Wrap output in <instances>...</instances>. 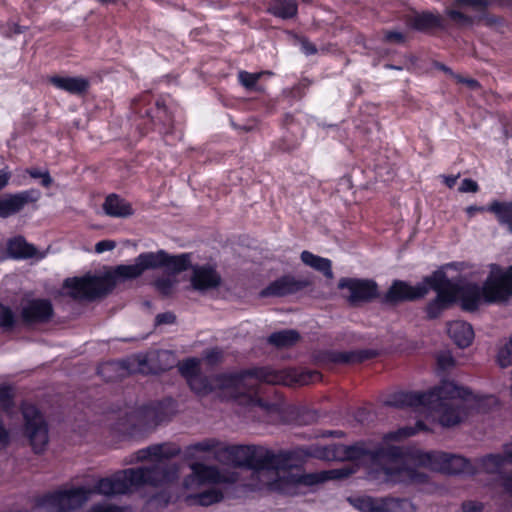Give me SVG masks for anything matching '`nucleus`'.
I'll list each match as a JSON object with an SVG mask.
<instances>
[{
    "label": "nucleus",
    "instance_id": "obj_1",
    "mask_svg": "<svg viewBox=\"0 0 512 512\" xmlns=\"http://www.w3.org/2000/svg\"><path fill=\"white\" fill-rule=\"evenodd\" d=\"M412 427H403L384 435L383 442L358 441L351 445L330 444L315 448L313 456L325 461H358L368 465L367 480L382 483H426L428 475L417 467L449 475H475L477 468L469 459L441 451L403 449L387 442L412 436Z\"/></svg>",
    "mask_w": 512,
    "mask_h": 512
},
{
    "label": "nucleus",
    "instance_id": "obj_2",
    "mask_svg": "<svg viewBox=\"0 0 512 512\" xmlns=\"http://www.w3.org/2000/svg\"><path fill=\"white\" fill-rule=\"evenodd\" d=\"M321 380V374L314 370L285 368L275 370L258 367L237 373H221L207 377L196 374L187 381L189 387L199 396L208 395L215 389L227 390L234 398L245 397L253 407L267 416V422H275L281 416L280 404L267 402L257 397L260 383L292 385H308Z\"/></svg>",
    "mask_w": 512,
    "mask_h": 512
},
{
    "label": "nucleus",
    "instance_id": "obj_3",
    "mask_svg": "<svg viewBox=\"0 0 512 512\" xmlns=\"http://www.w3.org/2000/svg\"><path fill=\"white\" fill-rule=\"evenodd\" d=\"M180 454L176 445L161 443L138 450L134 456L136 461H156L151 466L127 468L119 470L109 477L100 478L94 485L97 494L113 497L124 495L133 489L149 485L163 487L176 482L179 478V467L176 464L162 462Z\"/></svg>",
    "mask_w": 512,
    "mask_h": 512
},
{
    "label": "nucleus",
    "instance_id": "obj_4",
    "mask_svg": "<svg viewBox=\"0 0 512 512\" xmlns=\"http://www.w3.org/2000/svg\"><path fill=\"white\" fill-rule=\"evenodd\" d=\"M473 393L466 387L453 381L442 380L441 383L427 392H396L386 400L387 406L424 407L438 416L439 423L444 427L459 424L468 413L474 402Z\"/></svg>",
    "mask_w": 512,
    "mask_h": 512
},
{
    "label": "nucleus",
    "instance_id": "obj_5",
    "mask_svg": "<svg viewBox=\"0 0 512 512\" xmlns=\"http://www.w3.org/2000/svg\"><path fill=\"white\" fill-rule=\"evenodd\" d=\"M279 463L267 465L261 477L255 483L247 484L252 491H270L283 495L294 496L303 493V489L325 482L327 480L344 479L354 473L348 467H341L322 471L320 473H292L287 470L290 457L285 452L276 453Z\"/></svg>",
    "mask_w": 512,
    "mask_h": 512
},
{
    "label": "nucleus",
    "instance_id": "obj_6",
    "mask_svg": "<svg viewBox=\"0 0 512 512\" xmlns=\"http://www.w3.org/2000/svg\"><path fill=\"white\" fill-rule=\"evenodd\" d=\"M142 274L143 268L136 257L133 264L118 265L102 277L87 275L68 278L64 282V288L74 299L94 300L110 293L118 282L136 279Z\"/></svg>",
    "mask_w": 512,
    "mask_h": 512
},
{
    "label": "nucleus",
    "instance_id": "obj_7",
    "mask_svg": "<svg viewBox=\"0 0 512 512\" xmlns=\"http://www.w3.org/2000/svg\"><path fill=\"white\" fill-rule=\"evenodd\" d=\"M495 270L490 268V273L482 285L475 282L457 280L455 285V299L458 297L461 307L465 311H476L482 303L500 304L506 303L509 289L501 284L495 276Z\"/></svg>",
    "mask_w": 512,
    "mask_h": 512
},
{
    "label": "nucleus",
    "instance_id": "obj_8",
    "mask_svg": "<svg viewBox=\"0 0 512 512\" xmlns=\"http://www.w3.org/2000/svg\"><path fill=\"white\" fill-rule=\"evenodd\" d=\"M228 458L235 467L251 470V483H255L266 473L267 465H277L279 458L270 449L257 445H232L222 446L215 451V460L221 461Z\"/></svg>",
    "mask_w": 512,
    "mask_h": 512
},
{
    "label": "nucleus",
    "instance_id": "obj_9",
    "mask_svg": "<svg viewBox=\"0 0 512 512\" xmlns=\"http://www.w3.org/2000/svg\"><path fill=\"white\" fill-rule=\"evenodd\" d=\"M456 282L457 280L449 279L443 270H436L415 286L400 280L394 281L384 299L386 302L416 300L424 297L431 289L437 294L455 295Z\"/></svg>",
    "mask_w": 512,
    "mask_h": 512
},
{
    "label": "nucleus",
    "instance_id": "obj_10",
    "mask_svg": "<svg viewBox=\"0 0 512 512\" xmlns=\"http://www.w3.org/2000/svg\"><path fill=\"white\" fill-rule=\"evenodd\" d=\"M93 492L85 487L58 489L39 497L36 506L47 512H70L85 504Z\"/></svg>",
    "mask_w": 512,
    "mask_h": 512
},
{
    "label": "nucleus",
    "instance_id": "obj_11",
    "mask_svg": "<svg viewBox=\"0 0 512 512\" xmlns=\"http://www.w3.org/2000/svg\"><path fill=\"white\" fill-rule=\"evenodd\" d=\"M22 414L25 420V433L30 440L33 450L40 453L48 444V427L40 411L35 405L23 404Z\"/></svg>",
    "mask_w": 512,
    "mask_h": 512
},
{
    "label": "nucleus",
    "instance_id": "obj_12",
    "mask_svg": "<svg viewBox=\"0 0 512 512\" xmlns=\"http://www.w3.org/2000/svg\"><path fill=\"white\" fill-rule=\"evenodd\" d=\"M175 412V403L172 399L152 402L139 407L135 411V418L141 428L153 429L159 424L168 421Z\"/></svg>",
    "mask_w": 512,
    "mask_h": 512
},
{
    "label": "nucleus",
    "instance_id": "obj_13",
    "mask_svg": "<svg viewBox=\"0 0 512 512\" xmlns=\"http://www.w3.org/2000/svg\"><path fill=\"white\" fill-rule=\"evenodd\" d=\"M338 286L348 290L347 299L351 305L369 302L378 296V287L373 280L342 278Z\"/></svg>",
    "mask_w": 512,
    "mask_h": 512
},
{
    "label": "nucleus",
    "instance_id": "obj_14",
    "mask_svg": "<svg viewBox=\"0 0 512 512\" xmlns=\"http://www.w3.org/2000/svg\"><path fill=\"white\" fill-rule=\"evenodd\" d=\"M40 198L41 192L35 188L2 195L0 196V218H9L21 212L26 205L37 202Z\"/></svg>",
    "mask_w": 512,
    "mask_h": 512
},
{
    "label": "nucleus",
    "instance_id": "obj_15",
    "mask_svg": "<svg viewBox=\"0 0 512 512\" xmlns=\"http://www.w3.org/2000/svg\"><path fill=\"white\" fill-rule=\"evenodd\" d=\"M488 2L489 0H453L445 12L453 23L468 26L473 23L471 12L483 11Z\"/></svg>",
    "mask_w": 512,
    "mask_h": 512
},
{
    "label": "nucleus",
    "instance_id": "obj_16",
    "mask_svg": "<svg viewBox=\"0 0 512 512\" xmlns=\"http://www.w3.org/2000/svg\"><path fill=\"white\" fill-rule=\"evenodd\" d=\"M503 452H505L503 450ZM507 461L512 463V460L503 454H487L478 459V465L481 470L488 474H497L504 491L512 496V474L502 472V468Z\"/></svg>",
    "mask_w": 512,
    "mask_h": 512
},
{
    "label": "nucleus",
    "instance_id": "obj_17",
    "mask_svg": "<svg viewBox=\"0 0 512 512\" xmlns=\"http://www.w3.org/2000/svg\"><path fill=\"white\" fill-rule=\"evenodd\" d=\"M191 471L198 475V485L205 484H234L239 481V475L236 472H222L216 466L206 465L200 462L190 464Z\"/></svg>",
    "mask_w": 512,
    "mask_h": 512
},
{
    "label": "nucleus",
    "instance_id": "obj_18",
    "mask_svg": "<svg viewBox=\"0 0 512 512\" xmlns=\"http://www.w3.org/2000/svg\"><path fill=\"white\" fill-rule=\"evenodd\" d=\"M52 315L53 306L48 299H30L21 306V320L27 325L47 322Z\"/></svg>",
    "mask_w": 512,
    "mask_h": 512
},
{
    "label": "nucleus",
    "instance_id": "obj_19",
    "mask_svg": "<svg viewBox=\"0 0 512 512\" xmlns=\"http://www.w3.org/2000/svg\"><path fill=\"white\" fill-rule=\"evenodd\" d=\"M378 355L375 349H358L349 351L327 350L319 355V360L329 364H356Z\"/></svg>",
    "mask_w": 512,
    "mask_h": 512
},
{
    "label": "nucleus",
    "instance_id": "obj_20",
    "mask_svg": "<svg viewBox=\"0 0 512 512\" xmlns=\"http://www.w3.org/2000/svg\"><path fill=\"white\" fill-rule=\"evenodd\" d=\"M191 284L196 290L206 291L220 284V276L211 266H195Z\"/></svg>",
    "mask_w": 512,
    "mask_h": 512
},
{
    "label": "nucleus",
    "instance_id": "obj_21",
    "mask_svg": "<svg viewBox=\"0 0 512 512\" xmlns=\"http://www.w3.org/2000/svg\"><path fill=\"white\" fill-rule=\"evenodd\" d=\"M156 113L157 118L162 125L159 132L163 134L165 143L168 145H175L176 141H180L182 139L183 133L180 129H175L172 126V120L168 114L167 108L160 100H157L156 102Z\"/></svg>",
    "mask_w": 512,
    "mask_h": 512
},
{
    "label": "nucleus",
    "instance_id": "obj_22",
    "mask_svg": "<svg viewBox=\"0 0 512 512\" xmlns=\"http://www.w3.org/2000/svg\"><path fill=\"white\" fill-rule=\"evenodd\" d=\"M49 82L57 89L65 91L72 95H81L89 88V81L84 77L59 76L54 75L49 78Z\"/></svg>",
    "mask_w": 512,
    "mask_h": 512
},
{
    "label": "nucleus",
    "instance_id": "obj_23",
    "mask_svg": "<svg viewBox=\"0 0 512 512\" xmlns=\"http://www.w3.org/2000/svg\"><path fill=\"white\" fill-rule=\"evenodd\" d=\"M447 332L449 337L460 348L468 347L474 339L472 326L462 320H455L448 323Z\"/></svg>",
    "mask_w": 512,
    "mask_h": 512
},
{
    "label": "nucleus",
    "instance_id": "obj_24",
    "mask_svg": "<svg viewBox=\"0 0 512 512\" xmlns=\"http://www.w3.org/2000/svg\"><path fill=\"white\" fill-rule=\"evenodd\" d=\"M301 288V285L298 281L290 276H283L272 283H270L266 288H264L260 295L262 297H270V296H286L289 294H293L297 292Z\"/></svg>",
    "mask_w": 512,
    "mask_h": 512
},
{
    "label": "nucleus",
    "instance_id": "obj_25",
    "mask_svg": "<svg viewBox=\"0 0 512 512\" xmlns=\"http://www.w3.org/2000/svg\"><path fill=\"white\" fill-rule=\"evenodd\" d=\"M106 215L114 218H127L134 214L131 204L117 194H109L102 205Z\"/></svg>",
    "mask_w": 512,
    "mask_h": 512
},
{
    "label": "nucleus",
    "instance_id": "obj_26",
    "mask_svg": "<svg viewBox=\"0 0 512 512\" xmlns=\"http://www.w3.org/2000/svg\"><path fill=\"white\" fill-rule=\"evenodd\" d=\"M487 211L493 213L498 223L512 234V201L494 200L487 207Z\"/></svg>",
    "mask_w": 512,
    "mask_h": 512
},
{
    "label": "nucleus",
    "instance_id": "obj_27",
    "mask_svg": "<svg viewBox=\"0 0 512 512\" xmlns=\"http://www.w3.org/2000/svg\"><path fill=\"white\" fill-rule=\"evenodd\" d=\"M410 25L418 31H425L432 28H443L444 19L439 14L427 11L415 14L410 20Z\"/></svg>",
    "mask_w": 512,
    "mask_h": 512
},
{
    "label": "nucleus",
    "instance_id": "obj_28",
    "mask_svg": "<svg viewBox=\"0 0 512 512\" xmlns=\"http://www.w3.org/2000/svg\"><path fill=\"white\" fill-rule=\"evenodd\" d=\"M8 250L15 259L43 258V255L37 256L35 246L26 242L23 237H15L10 240Z\"/></svg>",
    "mask_w": 512,
    "mask_h": 512
},
{
    "label": "nucleus",
    "instance_id": "obj_29",
    "mask_svg": "<svg viewBox=\"0 0 512 512\" xmlns=\"http://www.w3.org/2000/svg\"><path fill=\"white\" fill-rule=\"evenodd\" d=\"M267 11L283 20L292 19L297 15L298 4L296 0H271Z\"/></svg>",
    "mask_w": 512,
    "mask_h": 512
},
{
    "label": "nucleus",
    "instance_id": "obj_30",
    "mask_svg": "<svg viewBox=\"0 0 512 512\" xmlns=\"http://www.w3.org/2000/svg\"><path fill=\"white\" fill-rule=\"evenodd\" d=\"M224 494L216 488L207 489L200 493L190 494L186 497L189 505L208 507L223 500Z\"/></svg>",
    "mask_w": 512,
    "mask_h": 512
},
{
    "label": "nucleus",
    "instance_id": "obj_31",
    "mask_svg": "<svg viewBox=\"0 0 512 512\" xmlns=\"http://www.w3.org/2000/svg\"><path fill=\"white\" fill-rule=\"evenodd\" d=\"M301 260L305 265L323 273L327 278L333 276L332 263L329 259L317 256L309 251H303Z\"/></svg>",
    "mask_w": 512,
    "mask_h": 512
},
{
    "label": "nucleus",
    "instance_id": "obj_32",
    "mask_svg": "<svg viewBox=\"0 0 512 512\" xmlns=\"http://www.w3.org/2000/svg\"><path fill=\"white\" fill-rule=\"evenodd\" d=\"M381 512H416V505L407 498L382 497Z\"/></svg>",
    "mask_w": 512,
    "mask_h": 512
},
{
    "label": "nucleus",
    "instance_id": "obj_33",
    "mask_svg": "<svg viewBox=\"0 0 512 512\" xmlns=\"http://www.w3.org/2000/svg\"><path fill=\"white\" fill-rule=\"evenodd\" d=\"M222 446L218 440L208 438L187 446L184 450V455L187 459H194L201 452H213L215 455V451L221 449Z\"/></svg>",
    "mask_w": 512,
    "mask_h": 512
},
{
    "label": "nucleus",
    "instance_id": "obj_34",
    "mask_svg": "<svg viewBox=\"0 0 512 512\" xmlns=\"http://www.w3.org/2000/svg\"><path fill=\"white\" fill-rule=\"evenodd\" d=\"M455 302V295L439 293L430 301L426 307V313L428 318H437L445 309Z\"/></svg>",
    "mask_w": 512,
    "mask_h": 512
},
{
    "label": "nucleus",
    "instance_id": "obj_35",
    "mask_svg": "<svg viewBox=\"0 0 512 512\" xmlns=\"http://www.w3.org/2000/svg\"><path fill=\"white\" fill-rule=\"evenodd\" d=\"M137 259L143 268V272L149 269L164 268L166 251L158 250L157 252H143L137 256Z\"/></svg>",
    "mask_w": 512,
    "mask_h": 512
},
{
    "label": "nucleus",
    "instance_id": "obj_36",
    "mask_svg": "<svg viewBox=\"0 0 512 512\" xmlns=\"http://www.w3.org/2000/svg\"><path fill=\"white\" fill-rule=\"evenodd\" d=\"M299 333L293 329L281 330L272 333L268 342L276 347L285 348L294 345L299 340Z\"/></svg>",
    "mask_w": 512,
    "mask_h": 512
},
{
    "label": "nucleus",
    "instance_id": "obj_37",
    "mask_svg": "<svg viewBox=\"0 0 512 512\" xmlns=\"http://www.w3.org/2000/svg\"><path fill=\"white\" fill-rule=\"evenodd\" d=\"M190 267V255L183 253L180 255H170L166 252L164 268L172 274H178L186 271Z\"/></svg>",
    "mask_w": 512,
    "mask_h": 512
},
{
    "label": "nucleus",
    "instance_id": "obj_38",
    "mask_svg": "<svg viewBox=\"0 0 512 512\" xmlns=\"http://www.w3.org/2000/svg\"><path fill=\"white\" fill-rule=\"evenodd\" d=\"M350 502L360 512H381L382 498L360 496L350 499Z\"/></svg>",
    "mask_w": 512,
    "mask_h": 512
},
{
    "label": "nucleus",
    "instance_id": "obj_39",
    "mask_svg": "<svg viewBox=\"0 0 512 512\" xmlns=\"http://www.w3.org/2000/svg\"><path fill=\"white\" fill-rule=\"evenodd\" d=\"M490 268L495 270V276H497L501 287H508L509 292L507 295V301H509L512 298V265L507 269H503L498 264H491Z\"/></svg>",
    "mask_w": 512,
    "mask_h": 512
},
{
    "label": "nucleus",
    "instance_id": "obj_40",
    "mask_svg": "<svg viewBox=\"0 0 512 512\" xmlns=\"http://www.w3.org/2000/svg\"><path fill=\"white\" fill-rule=\"evenodd\" d=\"M16 322L17 319L13 310L9 306L0 303V330L9 332L14 328Z\"/></svg>",
    "mask_w": 512,
    "mask_h": 512
},
{
    "label": "nucleus",
    "instance_id": "obj_41",
    "mask_svg": "<svg viewBox=\"0 0 512 512\" xmlns=\"http://www.w3.org/2000/svg\"><path fill=\"white\" fill-rule=\"evenodd\" d=\"M179 371L181 375L188 381L199 371V360L196 358H188L179 364Z\"/></svg>",
    "mask_w": 512,
    "mask_h": 512
},
{
    "label": "nucleus",
    "instance_id": "obj_42",
    "mask_svg": "<svg viewBox=\"0 0 512 512\" xmlns=\"http://www.w3.org/2000/svg\"><path fill=\"white\" fill-rule=\"evenodd\" d=\"M26 173L33 179H39L40 184L45 188L50 187L53 183V179L47 169L32 167L28 168Z\"/></svg>",
    "mask_w": 512,
    "mask_h": 512
},
{
    "label": "nucleus",
    "instance_id": "obj_43",
    "mask_svg": "<svg viewBox=\"0 0 512 512\" xmlns=\"http://www.w3.org/2000/svg\"><path fill=\"white\" fill-rule=\"evenodd\" d=\"M155 288L163 296H169L174 288L175 281L170 277H160L154 282Z\"/></svg>",
    "mask_w": 512,
    "mask_h": 512
},
{
    "label": "nucleus",
    "instance_id": "obj_44",
    "mask_svg": "<svg viewBox=\"0 0 512 512\" xmlns=\"http://www.w3.org/2000/svg\"><path fill=\"white\" fill-rule=\"evenodd\" d=\"M260 78V74L258 73H249L247 71H240L238 74V79L240 83L247 89H252L257 84Z\"/></svg>",
    "mask_w": 512,
    "mask_h": 512
},
{
    "label": "nucleus",
    "instance_id": "obj_45",
    "mask_svg": "<svg viewBox=\"0 0 512 512\" xmlns=\"http://www.w3.org/2000/svg\"><path fill=\"white\" fill-rule=\"evenodd\" d=\"M12 389L9 386L0 387V403L8 408L12 405Z\"/></svg>",
    "mask_w": 512,
    "mask_h": 512
},
{
    "label": "nucleus",
    "instance_id": "obj_46",
    "mask_svg": "<svg viewBox=\"0 0 512 512\" xmlns=\"http://www.w3.org/2000/svg\"><path fill=\"white\" fill-rule=\"evenodd\" d=\"M478 189H479V186H478L477 182L470 178L463 179L461 182V185L459 187V191L462 193H468V192L476 193L478 191Z\"/></svg>",
    "mask_w": 512,
    "mask_h": 512
},
{
    "label": "nucleus",
    "instance_id": "obj_47",
    "mask_svg": "<svg viewBox=\"0 0 512 512\" xmlns=\"http://www.w3.org/2000/svg\"><path fill=\"white\" fill-rule=\"evenodd\" d=\"M204 359L210 363L215 364L222 358V351L219 348H212L204 352Z\"/></svg>",
    "mask_w": 512,
    "mask_h": 512
},
{
    "label": "nucleus",
    "instance_id": "obj_48",
    "mask_svg": "<svg viewBox=\"0 0 512 512\" xmlns=\"http://www.w3.org/2000/svg\"><path fill=\"white\" fill-rule=\"evenodd\" d=\"M118 368V363L116 362H107L100 365L97 369L99 375L103 376L106 380H111L110 376H107V373L116 371Z\"/></svg>",
    "mask_w": 512,
    "mask_h": 512
},
{
    "label": "nucleus",
    "instance_id": "obj_49",
    "mask_svg": "<svg viewBox=\"0 0 512 512\" xmlns=\"http://www.w3.org/2000/svg\"><path fill=\"white\" fill-rule=\"evenodd\" d=\"M384 39L387 42L401 44V43H404L405 36L403 33L399 32V31H386L384 34Z\"/></svg>",
    "mask_w": 512,
    "mask_h": 512
},
{
    "label": "nucleus",
    "instance_id": "obj_50",
    "mask_svg": "<svg viewBox=\"0 0 512 512\" xmlns=\"http://www.w3.org/2000/svg\"><path fill=\"white\" fill-rule=\"evenodd\" d=\"M182 484L185 489H195L201 486L198 485V475H196L193 471L191 474L184 477Z\"/></svg>",
    "mask_w": 512,
    "mask_h": 512
},
{
    "label": "nucleus",
    "instance_id": "obj_51",
    "mask_svg": "<svg viewBox=\"0 0 512 512\" xmlns=\"http://www.w3.org/2000/svg\"><path fill=\"white\" fill-rule=\"evenodd\" d=\"M116 244L112 240H102L96 243L95 252L98 254L104 253L106 251H111L115 248Z\"/></svg>",
    "mask_w": 512,
    "mask_h": 512
},
{
    "label": "nucleus",
    "instance_id": "obj_52",
    "mask_svg": "<svg viewBox=\"0 0 512 512\" xmlns=\"http://www.w3.org/2000/svg\"><path fill=\"white\" fill-rule=\"evenodd\" d=\"M437 362L440 368L448 369L453 366L454 360L448 353H441L437 357Z\"/></svg>",
    "mask_w": 512,
    "mask_h": 512
},
{
    "label": "nucleus",
    "instance_id": "obj_53",
    "mask_svg": "<svg viewBox=\"0 0 512 512\" xmlns=\"http://www.w3.org/2000/svg\"><path fill=\"white\" fill-rule=\"evenodd\" d=\"M483 504L477 501H465L462 504V512H482Z\"/></svg>",
    "mask_w": 512,
    "mask_h": 512
},
{
    "label": "nucleus",
    "instance_id": "obj_54",
    "mask_svg": "<svg viewBox=\"0 0 512 512\" xmlns=\"http://www.w3.org/2000/svg\"><path fill=\"white\" fill-rule=\"evenodd\" d=\"M176 320V317L171 312L158 314L156 317L157 324H172Z\"/></svg>",
    "mask_w": 512,
    "mask_h": 512
},
{
    "label": "nucleus",
    "instance_id": "obj_55",
    "mask_svg": "<svg viewBox=\"0 0 512 512\" xmlns=\"http://www.w3.org/2000/svg\"><path fill=\"white\" fill-rule=\"evenodd\" d=\"M11 178V173L7 168L0 169V192L7 187Z\"/></svg>",
    "mask_w": 512,
    "mask_h": 512
},
{
    "label": "nucleus",
    "instance_id": "obj_56",
    "mask_svg": "<svg viewBox=\"0 0 512 512\" xmlns=\"http://www.w3.org/2000/svg\"><path fill=\"white\" fill-rule=\"evenodd\" d=\"M89 512H121L118 507L111 505H94Z\"/></svg>",
    "mask_w": 512,
    "mask_h": 512
},
{
    "label": "nucleus",
    "instance_id": "obj_57",
    "mask_svg": "<svg viewBox=\"0 0 512 512\" xmlns=\"http://www.w3.org/2000/svg\"><path fill=\"white\" fill-rule=\"evenodd\" d=\"M302 51L304 52V54L309 56V55L315 54L317 52V49L313 44H311L309 42H303L302 43Z\"/></svg>",
    "mask_w": 512,
    "mask_h": 512
},
{
    "label": "nucleus",
    "instance_id": "obj_58",
    "mask_svg": "<svg viewBox=\"0 0 512 512\" xmlns=\"http://www.w3.org/2000/svg\"><path fill=\"white\" fill-rule=\"evenodd\" d=\"M486 208L476 205H470L466 208V213L469 217H473L475 213L484 211Z\"/></svg>",
    "mask_w": 512,
    "mask_h": 512
},
{
    "label": "nucleus",
    "instance_id": "obj_59",
    "mask_svg": "<svg viewBox=\"0 0 512 512\" xmlns=\"http://www.w3.org/2000/svg\"><path fill=\"white\" fill-rule=\"evenodd\" d=\"M323 436H333V437H343L344 436V432L343 431H340V430H329V431H325L323 433Z\"/></svg>",
    "mask_w": 512,
    "mask_h": 512
},
{
    "label": "nucleus",
    "instance_id": "obj_60",
    "mask_svg": "<svg viewBox=\"0 0 512 512\" xmlns=\"http://www.w3.org/2000/svg\"><path fill=\"white\" fill-rule=\"evenodd\" d=\"M295 148L294 142H286L283 141V143L279 146V149L282 151H290Z\"/></svg>",
    "mask_w": 512,
    "mask_h": 512
},
{
    "label": "nucleus",
    "instance_id": "obj_61",
    "mask_svg": "<svg viewBox=\"0 0 512 512\" xmlns=\"http://www.w3.org/2000/svg\"><path fill=\"white\" fill-rule=\"evenodd\" d=\"M456 181H457V176H445L444 177V182L449 188H452L456 184Z\"/></svg>",
    "mask_w": 512,
    "mask_h": 512
},
{
    "label": "nucleus",
    "instance_id": "obj_62",
    "mask_svg": "<svg viewBox=\"0 0 512 512\" xmlns=\"http://www.w3.org/2000/svg\"><path fill=\"white\" fill-rule=\"evenodd\" d=\"M459 81L466 83L471 88H475V87L479 86L478 82L474 79H459Z\"/></svg>",
    "mask_w": 512,
    "mask_h": 512
},
{
    "label": "nucleus",
    "instance_id": "obj_63",
    "mask_svg": "<svg viewBox=\"0 0 512 512\" xmlns=\"http://www.w3.org/2000/svg\"><path fill=\"white\" fill-rule=\"evenodd\" d=\"M506 455L512 460V442L504 445Z\"/></svg>",
    "mask_w": 512,
    "mask_h": 512
},
{
    "label": "nucleus",
    "instance_id": "obj_64",
    "mask_svg": "<svg viewBox=\"0 0 512 512\" xmlns=\"http://www.w3.org/2000/svg\"><path fill=\"white\" fill-rule=\"evenodd\" d=\"M384 67L387 68V69L402 70L401 66H396V65H393V64H386Z\"/></svg>",
    "mask_w": 512,
    "mask_h": 512
}]
</instances>
